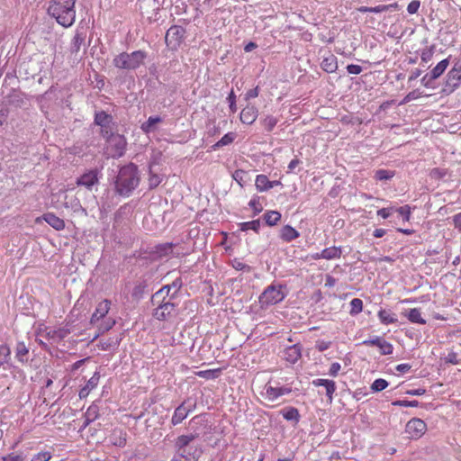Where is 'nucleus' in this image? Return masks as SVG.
I'll return each instance as SVG.
<instances>
[{"instance_id":"f257e3e1","label":"nucleus","mask_w":461,"mask_h":461,"mask_svg":"<svg viewBox=\"0 0 461 461\" xmlns=\"http://www.w3.org/2000/svg\"><path fill=\"white\" fill-rule=\"evenodd\" d=\"M140 184L138 167L129 163L122 167L115 180V192L121 196H130Z\"/></svg>"},{"instance_id":"f03ea898","label":"nucleus","mask_w":461,"mask_h":461,"mask_svg":"<svg viewBox=\"0 0 461 461\" xmlns=\"http://www.w3.org/2000/svg\"><path fill=\"white\" fill-rule=\"evenodd\" d=\"M76 0H50L48 14L65 28L73 25L76 20Z\"/></svg>"},{"instance_id":"7ed1b4c3","label":"nucleus","mask_w":461,"mask_h":461,"mask_svg":"<svg viewBox=\"0 0 461 461\" xmlns=\"http://www.w3.org/2000/svg\"><path fill=\"white\" fill-rule=\"evenodd\" d=\"M174 294L170 297L161 296V294H153L150 303L155 306L152 316L160 321H169L178 315V304L175 302Z\"/></svg>"},{"instance_id":"20e7f679","label":"nucleus","mask_w":461,"mask_h":461,"mask_svg":"<svg viewBox=\"0 0 461 461\" xmlns=\"http://www.w3.org/2000/svg\"><path fill=\"white\" fill-rule=\"evenodd\" d=\"M201 435V431L195 429L188 435L178 436L174 444L176 453L189 461H197L203 450L201 447L194 445V441Z\"/></svg>"},{"instance_id":"39448f33","label":"nucleus","mask_w":461,"mask_h":461,"mask_svg":"<svg viewBox=\"0 0 461 461\" xmlns=\"http://www.w3.org/2000/svg\"><path fill=\"white\" fill-rule=\"evenodd\" d=\"M147 57L148 53L141 50L131 53L122 52L114 57L113 64L120 69L135 70L144 64Z\"/></svg>"},{"instance_id":"423d86ee","label":"nucleus","mask_w":461,"mask_h":461,"mask_svg":"<svg viewBox=\"0 0 461 461\" xmlns=\"http://www.w3.org/2000/svg\"><path fill=\"white\" fill-rule=\"evenodd\" d=\"M285 289L286 285L282 284H271L268 285L258 298L260 307L265 309L282 302L286 296Z\"/></svg>"},{"instance_id":"0eeeda50","label":"nucleus","mask_w":461,"mask_h":461,"mask_svg":"<svg viewBox=\"0 0 461 461\" xmlns=\"http://www.w3.org/2000/svg\"><path fill=\"white\" fill-rule=\"evenodd\" d=\"M195 407L196 402L191 398H187L176 408L171 419V423L173 425L181 423L188 416V414L195 409Z\"/></svg>"},{"instance_id":"6e6552de","label":"nucleus","mask_w":461,"mask_h":461,"mask_svg":"<svg viewBox=\"0 0 461 461\" xmlns=\"http://www.w3.org/2000/svg\"><path fill=\"white\" fill-rule=\"evenodd\" d=\"M99 174L100 171L97 168L90 169L77 178L76 185L93 191L99 185Z\"/></svg>"},{"instance_id":"1a4fd4ad","label":"nucleus","mask_w":461,"mask_h":461,"mask_svg":"<svg viewBox=\"0 0 461 461\" xmlns=\"http://www.w3.org/2000/svg\"><path fill=\"white\" fill-rule=\"evenodd\" d=\"M176 247V245H175L171 242L158 244L154 248L151 249L150 255L153 259L158 260V259H161L163 258H167L170 255L175 256V257H179V256L185 254L184 252L175 251Z\"/></svg>"},{"instance_id":"9d476101","label":"nucleus","mask_w":461,"mask_h":461,"mask_svg":"<svg viewBox=\"0 0 461 461\" xmlns=\"http://www.w3.org/2000/svg\"><path fill=\"white\" fill-rule=\"evenodd\" d=\"M185 34V30L182 26L173 25L166 33L165 41L168 47L176 49L182 43Z\"/></svg>"},{"instance_id":"9b49d317","label":"nucleus","mask_w":461,"mask_h":461,"mask_svg":"<svg viewBox=\"0 0 461 461\" xmlns=\"http://www.w3.org/2000/svg\"><path fill=\"white\" fill-rule=\"evenodd\" d=\"M107 143L112 150V158H121L125 154L127 140L123 135L115 133Z\"/></svg>"},{"instance_id":"f8f14e48","label":"nucleus","mask_w":461,"mask_h":461,"mask_svg":"<svg viewBox=\"0 0 461 461\" xmlns=\"http://www.w3.org/2000/svg\"><path fill=\"white\" fill-rule=\"evenodd\" d=\"M86 31L84 27L77 28L75 32V35L71 40L69 45V52L71 55H74L75 59L77 58L78 53L80 52L82 47L84 48V51L86 50Z\"/></svg>"},{"instance_id":"ddd939ff","label":"nucleus","mask_w":461,"mask_h":461,"mask_svg":"<svg viewBox=\"0 0 461 461\" xmlns=\"http://www.w3.org/2000/svg\"><path fill=\"white\" fill-rule=\"evenodd\" d=\"M427 429L426 423L419 419L412 418L410 420L405 427V431L411 438H420Z\"/></svg>"},{"instance_id":"4468645a","label":"nucleus","mask_w":461,"mask_h":461,"mask_svg":"<svg viewBox=\"0 0 461 461\" xmlns=\"http://www.w3.org/2000/svg\"><path fill=\"white\" fill-rule=\"evenodd\" d=\"M461 85V75L449 70L447 74L446 80L442 88L445 95L452 94Z\"/></svg>"},{"instance_id":"2eb2a0df","label":"nucleus","mask_w":461,"mask_h":461,"mask_svg":"<svg viewBox=\"0 0 461 461\" xmlns=\"http://www.w3.org/2000/svg\"><path fill=\"white\" fill-rule=\"evenodd\" d=\"M183 286V282L180 277L176 278L171 284L163 285L159 290H158L155 294H161V296L170 297L171 294H174V298L176 299L178 297V294Z\"/></svg>"},{"instance_id":"dca6fc26","label":"nucleus","mask_w":461,"mask_h":461,"mask_svg":"<svg viewBox=\"0 0 461 461\" xmlns=\"http://www.w3.org/2000/svg\"><path fill=\"white\" fill-rule=\"evenodd\" d=\"M313 386L319 387L322 386L325 389V395L327 397V402L331 403L333 401V394L336 392L337 386L336 383L333 380L329 379H314L312 382Z\"/></svg>"},{"instance_id":"f3484780","label":"nucleus","mask_w":461,"mask_h":461,"mask_svg":"<svg viewBox=\"0 0 461 461\" xmlns=\"http://www.w3.org/2000/svg\"><path fill=\"white\" fill-rule=\"evenodd\" d=\"M303 347L296 343L289 346L284 350V358L290 364H295L302 357Z\"/></svg>"},{"instance_id":"a211bd4d","label":"nucleus","mask_w":461,"mask_h":461,"mask_svg":"<svg viewBox=\"0 0 461 461\" xmlns=\"http://www.w3.org/2000/svg\"><path fill=\"white\" fill-rule=\"evenodd\" d=\"M190 426L193 432L197 429V431H201V434H206L210 429L206 414H200L193 417L190 420Z\"/></svg>"},{"instance_id":"6ab92c4d","label":"nucleus","mask_w":461,"mask_h":461,"mask_svg":"<svg viewBox=\"0 0 461 461\" xmlns=\"http://www.w3.org/2000/svg\"><path fill=\"white\" fill-rule=\"evenodd\" d=\"M110 305H111V302L107 299L100 302L96 308H95V312L92 314V317H91V320H90V322L92 324H95V322H97L99 320L103 319L104 317H105V315L108 313L109 312V309H110Z\"/></svg>"},{"instance_id":"aec40b11","label":"nucleus","mask_w":461,"mask_h":461,"mask_svg":"<svg viewBox=\"0 0 461 461\" xmlns=\"http://www.w3.org/2000/svg\"><path fill=\"white\" fill-rule=\"evenodd\" d=\"M340 256H341V249L339 247L333 246V247L324 249L320 253H316L313 256V258L314 259L324 258V259L330 260V259L339 258Z\"/></svg>"},{"instance_id":"412c9836","label":"nucleus","mask_w":461,"mask_h":461,"mask_svg":"<svg viewBox=\"0 0 461 461\" xmlns=\"http://www.w3.org/2000/svg\"><path fill=\"white\" fill-rule=\"evenodd\" d=\"M258 117V109L253 105H247L240 113V121L246 124H252Z\"/></svg>"},{"instance_id":"4be33fe9","label":"nucleus","mask_w":461,"mask_h":461,"mask_svg":"<svg viewBox=\"0 0 461 461\" xmlns=\"http://www.w3.org/2000/svg\"><path fill=\"white\" fill-rule=\"evenodd\" d=\"M292 392L290 387L282 386V387H273L270 385L266 386V394L267 398L271 401L276 400L278 397L288 394Z\"/></svg>"},{"instance_id":"5701e85b","label":"nucleus","mask_w":461,"mask_h":461,"mask_svg":"<svg viewBox=\"0 0 461 461\" xmlns=\"http://www.w3.org/2000/svg\"><path fill=\"white\" fill-rule=\"evenodd\" d=\"M42 220H44L50 226H51L56 230H62L65 228V221L61 218L58 217L53 212H47L41 216Z\"/></svg>"},{"instance_id":"b1692460","label":"nucleus","mask_w":461,"mask_h":461,"mask_svg":"<svg viewBox=\"0 0 461 461\" xmlns=\"http://www.w3.org/2000/svg\"><path fill=\"white\" fill-rule=\"evenodd\" d=\"M15 358L22 364H26L29 361V348L24 342L19 341L15 346Z\"/></svg>"},{"instance_id":"393cba45","label":"nucleus","mask_w":461,"mask_h":461,"mask_svg":"<svg viewBox=\"0 0 461 461\" xmlns=\"http://www.w3.org/2000/svg\"><path fill=\"white\" fill-rule=\"evenodd\" d=\"M300 233L292 226L285 225L279 232V237L285 242H291L299 238Z\"/></svg>"},{"instance_id":"a878e982","label":"nucleus","mask_w":461,"mask_h":461,"mask_svg":"<svg viewBox=\"0 0 461 461\" xmlns=\"http://www.w3.org/2000/svg\"><path fill=\"white\" fill-rule=\"evenodd\" d=\"M162 121L160 116H150L140 125V129L146 134L154 132L156 131V125L162 122Z\"/></svg>"},{"instance_id":"bb28decb","label":"nucleus","mask_w":461,"mask_h":461,"mask_svg":"<svg viewBox=\"0 0 461 461\" xmlns=\"http://www.w3.org/2000/svg\"><path fill=\"white\" fill-rule=\"evenodd\" d=\"M321 67L327 73L335 72L338 68L337 58L333 54H330L329 57L322 59Z\"/></svg>"},{"instance_id":"cd10ccee","label":"nucleus","mask_w":461,"mask_h":461,"mask_svg":"<svg viewBox=\"0 0 461 461\" xmlns=\"http://www.w3.org/2000/svg\"><path fill=\"white\" fill-rule=\"evenodd\" d=\"M9 104L14 107L21 108L25 105V95L19 91H13L8 96Z\"/></svg>"},{"instance_id":"c85d7f7f","label":"nucleus","mask_w":461,"mask_h":461,"mask_svg":"<svg viewBox=\"0 0 461 461\" xmlns=\"http://www.w3.org/2000/svg\"><path fill=\"white\" fill-rule=\"evenodd\" d=\"M95 123L98 126L105 127L107 125L113 124V117L112 115L106 113L104 111H101L95 113Z\"/></svg>"},{"instance_id":"c756f323","label":"nucleus","mask_w":461,"mask_h":461,"mask_svg":"<svg viewBox=\"0 0 461 461\" xmlns=\"http://www.w3.org/2000/svg\"><path fill=\"white\" fill-rule=\"evenodd\" d=\"M449 65V59H445L438 62L431 70H430V77L437 79L447 69Z\"/></svg>"},{"instance_id":"7c9ffc66","label":"nucleus","mask_w":461,"mask_h":461,"mask_svg":"<svg viewBox=\"0 0 461 461\" xmlns=\"http://www.w3.org/2000/svg\"><path fill=\"white\" fill-rule=\"evenodd\" d=\"M281 217V213L277 211H267L263 215L266 224L271 227L276 225Z\"/></svg>"},{"instance_id":"2f4dec72","label":"nucleus","mask_w":461,"mask_h":461,"mask_svg":"<svg viewBox=\"0 0 461 461\" xmlns=\"http://www.w3.org/2000/svg\"><path fill=\"white\" fill-rule=\"evenodd\" d=\"M255 185L259 192L268 191L272 188L271 181L266 175L257 176Z\"/></svg>"},{"instance_id":"473e14b6","label":"nucleus","mask_w":461,"mask_h":461,"mask_svg":"<svg viewBox=\"0 0 461 461\" xmlns=\"http://www.w3.org/2000/svg\"><path fill=\"white\" fill-rule=\"evenodd\" d=\"M404 315L412 323L426 324V321L421 317L420 311L418 308H413L404 312Z\"/></svg>"},{"instance_id":"72a5a7b5","label":"nucleus","mask_w":461,"mask_h":461,"mask_svg":"<svg viewBox=\"0 0 461 461\" xmlns=\"http://www.w3.org/2000/svg\"><path fill=\"white\" fill-rule=\"evenodd\" d=\"M378 318L383 324L388 325L397 322L395 314L391 312L389 310L381 309L378 312Z\"/></svg>"},{"instance_id":"f704fd0d","label":"nucleus","mask_w":461,"mask_h":461,"mask_svg":"<svg viewBox=\"0 0 461 461\" xmlns=\"http://www.w3.org/2000/svg\"><path fill=\"white\" fill-rule=\"evenodd\" d=\"M148 285L145 280L138 281L134 285L131 293V296L135 300L142 298Z\"/></svg>"},{"instance_id":"c9c22d12","label":"nucleus","mask_w":461,"mask_h":461,"mask_svg":"<svg viewBox=\"0 0 461 461\" xmlns=\"http://www.w3.org/2000/svg\"><path fill=\"white\" fill-rule=\"evenodd\" d=\"M282 416L286 420H294L295 422H298L300 420V414L296 408L294 407H288L281 411Z\"/></svg>"},{"instance_id":"e433bc0d","label":"nucleus","mask_w":461,"mask_h":461,"mask_svg":"<svg viewBox=\"0 0 461 461\" xmlns=\"http://www.w3.org/2000/svg\"><path fill=\"white\" fill-rule=\"evenodd\" d=\"M236 138V133L234 132H228L226 133L219 141H217L213 146V149H220L223 146L229 145L233 142V140Z\"/></svg>"},{"instance_id":"4c0bfd02","label":"nucleus","mask_w":461,"mask_h":461,"mask_svg":"<svg viewBox=\"0 0 461 461\" xmlns=\"http://www.w3.org/2000/svg\"><path fill=\"white\" fill-rule=\"evenodd\" d=\"M232 178L241 186L243 187L244 185L249 180V174L247 171L242 169H237L232 174Z\"/></svg>"},{"instance_id":"58836bf2","label":"nucleus","mask_w":461,"mask_h":461,"mask_svg":"<svg viewBox=\"0 0 461 461\" xmlns=\"http://www.w3.org/2000/svg\"><path fill=\"white\" fill-rule=\"evenodd\" d=\"M112 438H113V444L117 447H124L126 444V433L122 430L114 429Z\"/></svg>"},{"instance_id":"ea45409f","label":"nucleus","mask_w":461,"mask_h":461,"mask_svg":"<svg viewBox=\"0 0 461 461\" xmlns=\"http://www.w3.org/2000/svg\"><path fill=\"white\" fill-rule=\"evenodd\" d=\"M259 228H260V220L259 219L254 220L251 221H245V222L240 223V230L242 231H247L249 230H252L255 232H258Z\"/></svg>"},{"instance_id":"a19ab883","label":"nucleus","mask_w":461,"mask_h":461,"mask_svg":"<svg viewBox=\"0 0 461 461\" xmlns=\"http://www.w3.org/2000/svg\"><path fill=\"white\" fill-rule=\"evenodd\" d=\"M11 349L7 345L0 346V366L7 364L11 359Z\"/></svg>"},{"instance_id":"79ce46f5","label":"nucleus","mask_w":461,"mask_h":461,"mask_svg":"<svg viewBox=\"0 0 461 461\" xmlns=\"http://www.w3.org/2000/svg\"><path fill=\"white\" fill-rule=\"evenodd\" d=\"M394 176V172L386 169H378L375 171V178L379 181H387L393 178Z\"/></svg>"},{"instance_id":"37998d69","label":"nucleus","mask_w":461,"mask_h":461,"mask_svg":"<svg viewBox=\"0 0 461 461\" xmlns=\"http://www.w3.org/2000/svg\"><path fill=\"white\" fill-rule=\"evenodd\" d=\"M363 310V302L359 298H354L350 302V314L356 315L361 312Z\"/></svg>"},{"instance_id":"c03bdc74","label":"nucleus","mask_w":461,"mask_h":461,"mask_svg":"<svg viewBox=\"0 0 461 461\" xmlns=\"http://www.w3.org/2000/svg\"><path fill=\"white\" fill-rule=\"evenodd\" d=\"M388 382L384 379L378 378L375 379L373 384H371V390L374 393L381 392L384 390L388 386Z\"/></svg>"},{"instance_id":"a18cd8bd","label":"nucleus","mask_w":461,"mask_h":461,"mask_svg":"<svg viewBox=\"0 0 461 461\" xmlns=\"http://www.w3.org/2000/svg\"><path fill=\"white\" fill-rule=\"evenodd\" d=\"M277 122L278 121L276 117L268 115L262 121V124L266 131H272L275 126L276 125Z\"/></svg>"},{"instance_id":"49530a36","label":"nucleus","mask_w":461,"mask_h":461,"mask_svg":"<svg viewBox=\"0 0 461 461\" xmlns=\"http://www.w3.org/2000/svg\"><path fill=\"white\" fill-rule=\"evenodd\" d=\"M88 420H95L99 417V407L96 404H91L86 411Z\"/></svg>"},{"instance_id":"de8ad7c7","label":"nucleus","mask_w":461,"mask_h":461,"mask_svg":"<svg viewBox=\"0 0 461 461\" xmlns=\"http://www.w3.org/2000/svg\"><path fill=\"white\" fill-rule=\"evenodd\" d=\"M162 181V177L158 174L153 173L151 170L149 171V189L156 188Z\"/></svg>"},{"instance_id":"09e8293b","label":"nucleus","mask_w":461,"mask_h":461,"mask_svg":"<svg viewBox=\"0 0 461 461\" xmlns=\"http://www.w3.org/2000/svg\"><path fill=\"white\" fill-rule=\"evenodd\" d=\"M378 348L380 349L381 355H390L393 353V345L390 342L386 341L384 339L382 340Z\"/></svg>"},{"instance_id":"8fccbe9b","label":"nucleus","mask_w":461,"mask_h":461,"mask_svg":"<svg viewBox=\"0 0 461 461\" xmlns=\"http://www.w3.org/2000/svg\"><path fill=\"white\" fill-rule=\"evenodd\" d=\"M435 46H430L429 48L423 49L420 54V59L422 62H429L434 54Z\"/></svg>"},{"instance_id":"3c124183","label":"nucleus","mask_w":461,"mask_h":461,"mask_svg":"<svg viewBox=\"0 0 461 461\" xmlns=\"http://www.w3.org/2000/svg\"><path fill=\"white\" fill-rule=\"evenodd\" d=\"M249 205L250 208L253 209L254 215L258 214L263 210V206H262V204L259 202V197H258V196H256L253 199H251L249 201Z\"/></svg>"},{"instance_id":"603ef678","label":"nucleus","mask_w":461,"mask_h":461,"mask_svg":"<svg viewBox=\"0 0 461 461\" xmlns=\"http://www.w3.org/2000/svg\"><path fill=\"white\" fill-rule=\"evenodd\" d=\"M392 404L394 406L417 407L420 405V402L416 400H413V401L398 400V401L393 402Z\"/></svg>"},{"instance_id":"864d4df0","label":"nucleus","mask_w":461,"mask_h":461,"mask_svg":"<svg viewBox=\"0 0 461 461\" xmlns=\"http://www.w3.org/2000/svg\"><path fill=\"white\" fill-rule=\"evenodd\" d=\"M100 379V375L98 372H95L93 376L87 381L86 384L85 385L86 388H88L90 391L95 389Z\"/></svg>"},{"instance_id":"5fc2aeb1","label":"nucleus","mask_w":461,"mask_h":461,"mask_svg":"<svg viewBox=\"0 0 461 461\" xmlns=\"http://www.w3.org/2000/svg\"><path fill=\"white\" fill-rule=\"evenodd\" d=\"M395 211L401 216H402L404 221H408L410 220V218H411V207L409 205L401 206V207L395 209Z\"/></svg>"},{"instance_id":"6e6d98bb","label":"nucleus","mask_w":461,"mask_h":461,"mask_svg":"<svg viewBox=\"0 0 461 461\" xmlns=\"http://www.w3.org/2000/svg\"><path fill=\"white\" fill-rule=\"evenodd\" d=\"M112 125H107L100 129V135L106 140V142L114 135Z\"/></svg>"},{"instance_id":"4d7b16f0","label":"nucleus","mask_w":461,"mask_h":461,"mask_svg":"<svg viewBox=\"0 0 461 461\" xmlns=\"http://www.w3.org/2000/svg\"><path fill=\"white\" fill-rule=\"evenodd\" d=\"M1 461H24V456L22 454L10 453L2 456Z\"/></svg>"},{"instance_id":"13d9d810","label":"nucleus","mask_w":461,"mask_h":461,"mask_svg":"<svg viewBox=\"0 0 461 461\" xmlns=\"http://www.w3.org/2000/svg\"><path fill=\"white\" fill-rule=\"evenodd\" d=\"M383 339H384L383 337L375 336L373 339L364 340L362 342V345L368 346V347L375 346L378 348V346L380 345V343L382 342Z\"/></svg>"},{"instance_id":"bf43d9fd","label":"nucleus","mask_w":461,"mask_h":461,"mask_svg":"<svg viewBox=\"0 0 461 461\" xmlns=\"http://www.w3.org/2000/svg\"><path fill=\"white\" fill-rule=\"evenodd\" d=\"M51 458V454L48 451L40 452L33 456L31 461H49Z\"/></svg>"},{"instance_id":"052dcab7","label":"nucleus","mask_w":461,"mask_h":461,"mask_svg":"<svg viewBox=\"0 0 461 461\" xmlns=\"http://www.w3.org/2000/svg\"><path fill=\"white\" fill-rule=\"evenodd\" d=\"M447 175V171L441 168H433L430 172V176L435 179H442Z\"/></svg>"},{"instance_id":"680f3d73","label":"nucleus","mask_w":461,"mask_h":461,"mask_svg":"<svg viewBox=\"0 0 461 461\" xmlns=\"http://www.w3.org/2000/svg\"><path fill=\"white\" fill-rule=\"evenodd\" d=\"M232 267L236 270H242V271H246V272H250V270H251V267L249 265H246L245 263H243L240 260H237V259H235L233 261Z\"/></svg>"},{"instance_id":"e2e57ef3","label":"nucleus","mask_w":461,"mask_h":461,"mask_svg":"<svg viewBox=\"0 0 461 461\" xmlns=\"http://www.w3.org/2000/svg\"><path fill=\"white\" fill-rule=\"evenodd\" d=\"M420 0H413L411 1L408 6H407V11L410 14H414L418 12L419 8H420Z\"/></svg>"},{"instance_id":"0e129e2a","label":"nucleus","mask_w":461,"mask_h":461,"mask_svg":"<svg viewBox=\"0 0 461 461\" xmlns=\"http://www.w3.org/2000/svg\"><path fill=\"white\" fill-rule=\"evenodd\" d=\"M420 96V93L419 92V90H413L405 95V97L402 100V104L409 103L412 100L419 98Z\"/></svg>"},{"instance_id":"69168bd1","label":"nucleus","mask_w":461,"mask_h":461,"mask_svg":"<svg viewBox=\"0 0 461 461\" xmlns=\"http://www.w3.org/2000/svg\"><path fill=\"white\" fill-rule=\"evenodd\" d=\"M331 345L330 341H325V340H317L315 348L318 351L323 352L327 350Z\"/></svg>"},{"instance_id":"338daca9","label":"nucleus","mask_w":461,"mask_h":461,"mask_svg":"<svg viewBox=\"0 0 461 461\" xmlns=\"http://www.w3.org/2000/svg\"><path fill=\"white\" fill-rule=\"evenodd\" d=\"M114 324H115L114 320L108 319L100 325L99 330L102 332L108 331L114 326Z\"/></svg>"},{"instance_id":"774afa93","label":"nucleus","mask_w":461,"mask_h":461,"mask_svg":"<svg viewBox=\"0 0 461 461\" xmlns=\"http://www.w3.org/2000/svg\"><path fill=\"white\" fill-rule=\"evenodd\" d=\"M347 71L349 74L358 75L362 72V67L359 65L349 64L347 66Z\"/></svg>"}]
</instances>
